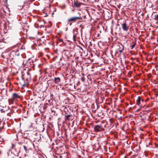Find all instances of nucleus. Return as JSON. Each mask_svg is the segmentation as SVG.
<instances>
[{"mask_svg":"<svg viewBox=\"0 0 158 158\" xmlns=\"http://www.w3.org/2000/svg\"><path fill=\"white\" fill-rule=\"evenodd\" d=\"M22 77V80L20 82V83L23 88L27 86L31 79V74L28 71H26L23 73Z\"/></svg>","mask_w":158,"mask_h":158,"instance_id":"nucleus-1","label":"nucleus"},{"mask_svg":"<svg viewBox=\"0 0 158 158\" xmlns=\"http://www.w3.org/2000/svg\"><path fill=\"white\" fill-rule=\"evenodd\" d=\"M19 151L18 152H15V153H13L12 152L9 151L7 153L8 155L10 158H20L18 156Z\"/></svg>","mask_w":158,"mask_h":158,"instance_id":"nucleus-2","label":"nucleus"},{"mask_svg":"<svg viewBox=\"0 0 158 158\" xmlns=\"http://www.w3.org/2000/svg\"><path fill=\"white\" fill-rule=\"evenodd\" d=\"M104 129L103 127L101 124L97 125L94 127V131L96 132H100Z\"/></svg>","mask_w":158,"mask_h":158,"instance_id":"nucleus-3","label":"nucleus"},{"mask_svg":"<svg viewBox=\"0 0 158 158\" xmlns=\"http://www.w3.org/2000/svg\"><path fill=\"white\" fill-rule=\"evenodd\" d=\"M81 19L82 18L81 17L76 16L68 19V21L69 23L70 22H76L77 20H81Z\"/></svg>","mask_w":158,"mask_h":158,"instance_id":"nucleus-4","label":"nucleus"},{"mask_svg":"<svg viewBox=\"0 0 158 158\" xmlns=\"http://www.w3.org/2000/svg\"><path fill=\"white\" fill-rule=\"evenodd\" d=\"M21 95L19 94L15 93L12 94V99L15 100L18 98H21Z\"/></svg>","mask_w":158,"mask_h":158,"instance_id":"nucleus-5","label":"nucleus"},{"mask_svg":"<svg viewBox=\"0 0 158 158\" xmlns=\"http://www.w3.org/2000/svg\"><path fill=\"white\" fill-rule=\"evenodd\" d=\"M63 53H64V55L67 57L68 58H69L72 56L71 52L69 50H64Z\"/></svg>","mask_w":158,"mask_h":158,"instance_id":"nucleus-6","label":"nucleus"},{"mask_svg":"<svg viewBox=\"0 0 158 158\" xmlns=\"http://www.w3.org/2000/svg\"><path fill=\"white\" fill-rule=\"evenodd\" d=\"M82 3H80L77 1L74 0L73 4V6L74 7L76 8H79L82 4Z\"/></svg>","mask_w":158,"mask_h":158,"instance_id":"nucleus-7","label":"nucleus"},{"mask_svg":"<svg viewBox=\"0 0 158 158\" xmlns=\"http://www.w3.org/2000/svg\"><path fill=\"white\" fill-rule=\"evenodd\" d=\"M122 27L123 31H127L129 29V26L127 24L126 22L122 24Z\"/></svg>","mask_w":158,"mask_h":158,"instance_id":"nucleus-8","label":"nucleus"},{"mask_svg":"<svg viewBox=\"0 0 158 158\" xmlns=\"http://www.w3.org/2000/svg\"><path fill=\"white\" fill-rule=\"evenodd\" d=\"M141 97L139 96L136 100V104L137 105L139 106L140 107L142 106V105L141 104Z\"/></svg>","mask_w":158,"mask_h":158,"instance_id":"nucleus-9","label":"nucleus"},{"mask_svg":"<svg viewBox=\"0 0 158 158\" xmlns=\"http://www.w3.org/2000/svg\"><path fill=\"white\" fill-rule=\"evenodd\" d=\"M65 120H72V115L71 114H65Z\"/></svg>","mask_w":158,"mask_h":158,"instance_id":"nucleus-10","label":"nucleus"},{"mask_svg":"<svg viewBox=\"0 0 158 158\" xmlns=\"http://www.w3.org/2000/svg\"><path fill=\"white\" fill-rule=\"evenodd\" d=\"M55 67L57 69H60L63 65V64H61L60 62H56L55 64Z\"/></svg>","mask_w":158,"mask_h":158,"instance_id":"nucleus-11","label":"nucleus"},{"mask_svg":"<svg viewBox=\"0 0 158 158\" xmlns=\"http://www.w3.org/2000/svg\"><path fill=\"white\" fill-rule=\"evenodd\" d=\"M118 46L120 48V49L119 50V51L120 53H121L122 52L124 49V47L121 44L118 45Z\"/></svg>","mask_w":158,"mask_h":158,"instance_id":"nucleus-12","label":"nucleus"},{"mask_svg":"<svg viewBox=\"0 0 158 158\" xmlns=\"http://www.w3.org/2000/svg\"><path fill=\"white\" fill-rule=\"evenodd\" d=\"M60 81V79L59 77H55L54 82L55 83L58 84Z\"/></svg>","mask_w":158,"mask_h":158,"instance_id":"nucleus-13","label":"nucleus"},{"mask_svg":"<svg viewBox=\"0 0 158 158\" xmlns=\"http://www.w3.org/2000/svg\"><path fill=\"white\" fill-rule=\"evenodd\" d=\"M11 145H12L11 148H12V149H14L16 152H17L16 151L17 148H16V145L12 144Z\"/></svg>","mask_w":158,"mask_h":158,"instance_id":"nucleus-14","label":"nucleus"},{"mask_svg":"<svg viewBox=\"0 0 158 158\" xmlns=\"http://www.w3.org/2000/svg\"><path fill=\"white\" fill-rule=\"evenodd\" d=\"M62 156L60 154H56L54 156L55 158H62Z\"/></svg>","mask_w":158,"mask_h":158,"instance_id":"nucleus-15","label":"nucleus"},{"mask_svg":"<svg viewBox=\"0 0 158 158\" xmlns=\"http://www.w3.org/2000/svg\"><path fill=\"white\" fill-rule=\"evenodd\" d=\"M23 147L25 152L27 153V152L28 151L27 147L26 146H23Z\"/></svg>","mask_w":158,"mask_h":158,"instance_id":"nucleus-16","label":"nucleus"},{"mask_svg":"<svg viewBox=\"0 0 158 158\" xmlns=\"http://www.w3.org/2000/svg\"><path fill=\"white\" fill-rule=\"evenodd\" d=\"M154 19L155 20H158V15H155Z\"/></svg>","mask_w":158,"mask_h":158,"instance_id":"nucleus-17","label":"nucleus"},{"mask_svg":"<svg viewBox=\"0 0 158 158\" xmlns=\"http://www.w3.org/2000/svg\"><path fill=\"white\" fill-rule=\"evenodd\" d=\"M135 43H134V44L131 46V49H133L135 47Z\"/></svg>","mask_w":158,"mask_h":158,"instance_id":"nucleus-18","label":"nucleus"},{"mask_svg":"<svg viewBox=\"0 0 158 158\" xmlns=\"http://www.w3.org/2000/svg\"><path fill=\"white\" fill-rule=\"evenodd\" d=\"M85 78L83 77H81V80L83 82H84L85 81Z\"/></svg>","mask_w":158,"mask_h":158,"instance_id":"nucleus-19","label":"nucleus"},{"mask_svg":"<svg viewBox=\"0 0 158 158\" xmlns=\"http://www.w3.org/2000/svg\"><path fill=\"white\" fill-rule=\"evenodd\" d=\"M75 37H76V35H74L73 36V40L74 41H76Z\"/></svg>","mask_w":158,"mask_h":158,"instance_id":"nucleus-20","label":"nucleus"},{"mask_svg":"<svg viewBox=\"0 0 158 158\" xmlns=\"http://www.w3.org/2000/svg\"><path fill=\"white\" fill-rule=\"evenodd\" d=\"M46 105L45 104H44V106L43 107V108L44 109H46Z\"/></svg>","mask_w":158,"mask_h":158,"instance_id":"nucleus-21","label":"nucleus"},{"mask_svg":"<svg viewBox=\"0 0 158 158\" xmlns=\"http://www.w3.org/2000/svg\"><path fill=\"white\" fill-rule=\"evenodd\" d=\"M149 100V99L148 98H147V99L146 100H145V102H147Z\"/></svg>","mask_w":158,"mask_h":158,"instance_id":"nucleus-22","label":"nucleus"},{"mask_svg":"<svg viewBox=\"0 0 158 158\" xmlns=\"http://www.w3.org/2000/svg\"><path fill=\"white\" fill-rule=\"evenodd\" d=\"M1 56H2V58H5L4 56L3 55H1Z\"/></svg>","mask_w":158,"mask_h":158,"instance_id":"nucleus-23","label":"nucleus"},{"mask_svg":"<svg viewBox=\"0 0 158 158\" xmlns=\"http://www.w3.org/2000/svg\"><path fill=\"white\" fill-rule=\"evenodd\" d=\"M20 55V53H18L17 54V56H19Z\"/></svg>","mask_w":158,"mask_h":158,"instance_id":"nucleus-24","label":"nucleus"},{"mask_svg":"<svg viewBox=\"0 0 158 158\" xmlns=\"http://www.w3.org/2000/svg\"><path fill=\"white\" fill-rule=\"evenodd\" d=\"M18 143H19L20 144L22 145V143L20 142H19Z\"/></svg>","mask_w":158,"mask_h":158,"instance_id":"nucleus-25","label":"nucleus"},{"mask_svg":"<svg viewBox=\"0 0 158 158\" xmlns=\"http://www.w3.org/2000/svg\"><path fill=\"white\" fill-rule=\"evenodd\" d=\"M90 44L89 45V46H90V45H92V44H91V42H90Z\"/></svg>","mask_w":158,"mask_h":158,"instance_id":"nucleus-26","label":"nucleus"},{"mask_svg":"<svg viewBox=\"0 0 158 158\" xmlns=\"http://www.w3.org/2000/svg\"><path fill=\"white\" fill-rule=\"evenodd\" d=\"M80 48L82 50H83V49L81 47H80Z\"/></svg>","mask_w":158,"mask_h":158,"instance_id":"nucleus-27","label":"nucleus"},{"mask_svg":"<svg viewBox=\"0 0 158 158\" xmlns=\"http://www.w3.org/2000/svg\"><path fill=\"white\" fill-rule=\"evenodd\" d=\"M1 151H0V154H1Z\"/></svg>","mask_w":158,"mask_h":158,"instance_id":"nucleus-28","label":"nucleus"},{"mask_svg":"<svg viewBox=\"0 0 158 158\" xmlns=\"http://www.w3.org/2000/svg\"><path fill=\"white\" fill-rule=\"evenodd\" d=\"M142 102H143V100H142Z\"/></svg>","mask_w":158,"mask_h":158,"instance_id":"nucleus-29","label":"nucleus"},{"mask_svg":"<svg viewBox=\"0 0 158 158\" xmlns=\"http://www.w3.org/2000/svg\"><path fill=\"white\" fill-rule=\"evenodd\" d=\"M71 23H70V25H71Z\"/></svg>","mask_w":158,"mask_h":158,"instance_id":"nucleus-30","label":"nucleus"},{"mask_svg":"<svg viewBox=\"0 0 158 158\" xmlns=\"http://www.w3.org/2000/svg\"><path fill=\"white\" fill-rule=\"evenodd\" d=\"M3 123L4 124V123Z\"/></svg>","mask_w":158,"mask_h":158,"instance_id":"nucleus-31","label":"nucleus"},{"mask_svg":"<svg viewBox=\"0 0 158 158\" xmlns=\"http://www.w3.org/2000/svg\"><path fill=\"white\" fill-rule=\"evenodd\" d=\"M157 156H158V155H157Z\"/></svg>","mask_w":158,"mask_h":158,"instance_id":"nucleus-32","label":"nucleus"}]
</instances>
